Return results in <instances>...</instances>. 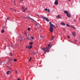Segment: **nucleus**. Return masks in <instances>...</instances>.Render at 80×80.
Here are the masks:
<instances>
[{"instance_id": "1", "label": "nucleus", "mask_w": 80, "mask_h": 80, "mask_svg": "<svg viewBox=\"0 0 80 80\" xmlns=\"http://www.w3.org/2000/svg\"><path fill=\"white\" fill-rule=\"evenodd\" d=\"M49 24H50V30L51 31V32H53V28H55V26L52 24L51 22H49Z\"/></svg>"}, {"instance_id": "2", "label": "nucleus", "mask_w": 80, "mask_h": 80, "mask_svg": "<svg viewBox=\"0 0 80 80\" xmlns=\"http://www.w3.org/2000/svg\"><path fill=\"white\" fill-rule=\"evenodd\" d=\"M41 17L42 18H43V19H44V20H45L47 22H49V19H48V18H47L46 17H45L43 16H42Z\"/></svg>"}, {"instance_id": "3", "label": "nucleus", "mask_w": 80, "mask_h": 80, "mask_svg": "<svg viewBox=\"0 0 80 80\" xmlns=\"http://www.w3.org/2000/svg\"><path fill=\"white\" fill-rule=\"evenodd\" d=\"M42 50H43L45 52H49V50L48 49H47V48H42Z\"/></svg>"}, {"instance_id": "4", "label": "nucleus", "mask_w": 80, "mask_h": 80, "mask_svg": "<svg viewBox=\"0 0 80 80\" xmlns=\"http://www.w3.org/2000/svg\"><path fill=\"white\" fill-rule=\"evenodd\" d=\"M55 5H58V0H55V2H54Z\"/></svg>"}, {"instance_id": "5", "label": "nucleus", "mask_w": 80, "mask_h": 80, "mask_svg": "<svg viewBox=\"0 0 80 80\" xmlns=\"http://www.w3.org/2000/svg\"><path fill=\"white\" fill-rule=\"evenodd\" d=\"M67 17H71V15H70V13H68L67 14Z\"/></svg>"}, {"instance_id": "6", "label": "nucleus", "mask_w": 80, "mask_h": 80, "mask_svg": "<svg viewBox=\"0 0 80 80\" xmlns=\"http://www.w3.org/2000/svg\"><path fill=\"white\" fill-rule=\"evenodd\" d=\"M63 12L64 13H65L66 15L68 13V12L67 11H64Z\"/></svg>"}, {"instance_id": "7", "label": "nucleus", "mask_w": 80, "mask_h": 80, "mask_svg": "<svg viewBox=\"0 0 80 80\" xmlns=\"http://www.w3.org/2000/svg\"><path fill=\"white\" fill-rule=\"evenodd\" d=\"M48 47H46V48H47V49H49V48H49V47H50L51 46L50 45V44H48Z\"/></svg>"}, {"instance_id": "8", "label": "nucleus", "mask_w": 80, "mask_h": 80, "mask_svg": "<svg viewBox=\"0 0 80 80\" xmlns=\"http://www.w3.org/2000/svg\"><path fill=\"white\" fill-rule=\"evenodd\" d=\"M27 38L28 40H30L31 38V37H30V36L28 35L27 37Z\"/></svg>"}, {"instance_id": "9", "label": "nucleus", "mask_w": 80, "mask_h": 80, "mask_svg": "<svg viewBox=\"0 0 80 80\" xmlns=\"http://www.w3.org/2000/svg\"><path fill=\"white\" fill-rule=\"evenodd\" d=\"M56 18H62V17H60L59 15H58L56 16Z\"/></svg>"}, {"instance_id": "10", "label": "nucleus", "mask_w": 80, "mask_h": 80, "mask_svg": "<svg viewBox=\"0 0 80 80\" xmlns=\"http://www.w3.org/2000/svg\"><path fill=\"white\" fill-rule=\"evenodd\" d=\"M11 73V71H8L6 72V73H7V75H9V73Z\"/></svg>"}, {"instance_id": "11", "label": "nucleus", "mask_w": 80, "mask_h": 80, "mask_svg": "<svg viewBox=\"0 0 80 80\" xmlns=\"http://www.w3.org/2000/svg\"><path fill=\"white\" fill-rule=\"evenodd\" d=\"M61 25H63L64 26H65V23L63 22H61Z\"/></svg>"}, {"instance_id": "12", "label": "nucleus", "mask_w": 80, "mask_h": 80, "mask_svg": "<svg viewBox=\"0 0 80 80\" xmlns=\"http://www.w3.org/2000/svg\"><path fill=\"white\" fill-rule=\"evenodd\" d=\"M32 48V46H28V48H29V49H31V48Z\"/></svg>"}, {"instance_id": "13", "label": "nucleus", "mask_w": 80, "mask_h": 80, "mask_svg": "<svg viewBox=\"0 0 80 80\" xmlns=\"http://www.w3.org/2000/svg\"><path fill=\"white\" fill-rule=\"evenodd\" d=\"M4 32H5V31H4V30H3V29H2L1 30L2 33H4Z\"/></svg>"}, {"instance_id": "14", "label": "nucleus", "mask_w": 80, "mask_h": 80, "mask_svg": "<svg viewBox=\"0 0 80 80\" xmlns=\"http://www.w3.org/2000/svg\"><path fill=\"white\" fill-rule=\"evenodd\" d=\"M28 8H25L24 10L23 11V12H25V10H27V9Z\"/></svg>"}, {"instance_id": "15", "label": "nucleus", "mask_w": 80, "mask_h": 80, "mask_svg": "<svg viewBox=\"0 0 80 80\" xmlns=\"http://www.w3.org/2000/svg\"><path fill=\"white\" fill-rule=\"evenodd\" d=\"M72 35L74 36V37H75V34L74 32H72Z\"/></svg>"}, {"instance_id": "16", "label": "nucleus", "mask_w": 80, "mask_h": 80, "mask_svg": "<svg viewBox=\"0 0 80 80\" xmlns=\"http://www.w3.org/2000/svg\"><path fill=\"white\" fill-rule=\"evenodd\" d=\"M8 60H9V62H10L11 61H12L13 59H8Z\"/></svg>"}, {"instance_id": "17", "label": "nucleus", "mask_w": 80, "mask_h": 80, "mask_svg": "<svg viewBox=\"0 0 80 80\" xmlns=\"http://www.w3.org/2000/svg\"><path fill=\"white\" fill-rule=\"evenodd\" d=\"M71 27L72 28H73V29H76V28H75V27H73V26H71Z\"/></svg>"}, {"instance_id": "18", "label": "nucleus", "mask_w": 80, "mask_h": 80, "mask_svg": "<svg viewBox=\"0 0 80 80\" xmlns=\"http://www.w3.org/2000/svg\"><path fill=\"white\" fill-rule=\"evenodd\" d=\"M29 44H30V45H32L33 44V43L32 42H31L29 43Z\"/></svg>"}, {"instance_id": "19", "label": "nucleus", "mask_w": 80, "mask_h": 80, "mask_svg": "<svg viewBox=\"0 0 80 80\" xmlns=\"http://www.w3.org/2000/svg\"><path fill=\"white\" fill-rule=\"evenodd\" d=\"M66 26L67 27H70V26H69V25L68 24H66Z\"/></svg>"}, {"instance_id": "20", "label": "nucleus", "mask_w": 80, "mask_h": 80, "mask_svg": "<svg viewBox=\"0 0 80 80\" xmlns=\"http://www.w3.org/2000/svg\"><path fill=\"white\" fill-rule=\"evenodd\" d=\"M11 47H13V44H12V43L11 45Z\"/></svg>"}, {"instance_id": "21", "label": "nucleus", "mask_w": 80, "mask_h": 80, "mask_svg": "<svg viewBox=\"0 0 80 80\" xmlns=\"http://www.w3.org/2000/svg\"><path fill=\"white\" fill-rule=\"evenodd\" d=\"M15 73H18V72H17V70H15Z\"/></svg>"}, {"instance_id": "22", "label": "nucleus", "mask_w": 80, "mask_h": 80, "mask_svg": "<svg viewBox=\"0 0 80 80\" xmlns=\"http://www.w3.org/2000/svg\"><path fill=\"white\" fill-rule=\"evenodd\" d=\"M28 31H30V28H28Z\"/></svg>"}, {"instance_id": "23", "label": "nucleus", "mask_w": 80, "mask_h": 80, "mask_svg": "<svg viewBox=\"0 0 80 80\" xmlns=\"http://www.w3.org/2000/svg\"><path fill=\"white\" fill-rule=\"evenodd\" d=\"M14 62H16L17 61V59H15L14 60H13Z\"/></svg>"}, {"instance_id": "24", "label": "nucleus", "mask_w": 80, "mask_h": 80, "mask_svg": "<svg viewBox=\"0 0 80 80\" xmlns=\"http://www.w3.org/2000/svg\"><path fill=\"white\" fill-rule=\"evenodd\" d=\"M26 48H28V46H26Z\"/></svg>"}, {"instance_id": "25", "label": "nucleus", "mask_w": 80, "mask_h": 80, "mask_svg": "<svg viewBox=\"0 0 80 80\" xmlns=\"http://www.w3.org/2000/svg\"><path fill=\"white\" fill-rule=\"evenodd\" d=\"M10 55H11V56H13V54H12V53L10 52Z\"/></svg>"}, {"instance_id": "26", "label": "nucleus", "mask_w": 80, "mask_h": 80, "mask_svg": "<svg viewBox=\"0 0 80 80\" xmlns=\"http://www.w3.org/2000/svg\"><path fill=\"white\" fill-rule=\"evenodd\" d=\"M31 38L32 40H33V39L34 38V37H31Z\"/></svg>"}, {"instance_id": "27", "label": "nucleus", "mask_w": 80, "mask_h": 80, "mask_svg": "<svg viewBox=\"0 0 80 80\" xmlns=\"http://www.w3.org/2000/svg\"><path fill=\"white\" fill-rule=\"evenodd\" d=\"M2 28H3L4 29H5V26H3L2 27Z\"/></svg>"}, {"instance_id": "28", "label": "nucleus", "mask_w": 80, "mask_h": 80, "mask_svg": "<svg viewBox=\"0 0 80 80\" xmlns=\"http://www.w3.org/2000/svg\"><path fill=\"white\" fill-rule=\"evenodd\" d=\"M50 12V9H48V12Z\"/></svg>"}, {"instance_id": "29", "label": "nucleus", "mask_w": 80, "mask_h": 80, "mask_svg": "<svg viewBox=\"0 0 80 80\" xmlns=\"http://www.w3.org/2000/svg\"><path fill=\"white\" fill-rule=\"evenodd\" d=\"M32 60V57H30V59H29V62H30V60Z\"/></svg>"}, {"instance_id": "30", "label": "nucleus", "mask_w": 80, "mask_h": 80, "mask_svg": "<svg viewBox=\"0 0 80 80\" xmlns=\"http://www.w3.org/2000/svg\"><path fill=\"white\" fill-rule=\"evenodd\" d=\"M7 20H9V17H8L7 18Z\"/></svg>"}, {"instance_id": "31", "label": "nucleus", "mask_w": 80, "mask_h": 80, "mask_svg": "<svg viewBox=\"0 0 80 80\" xmlns=\"http://www.w3.org/2000/svg\"><path fill=\"white\" fill-rule=\"evenodd\" d=\"M45 11H47L48 10V9H47V8H45Z\"/></svg>"}, {"instance_id": "32", "label": "nucleus", "mask_w": 80, "mask_h": 80, "mask_svg": "<svg viewBox=\"0 0 80 80\" xmlns=\"http://www.w3.org/2000/svg\"><path fill=\"white\" fill-rule=\"evenodd\" d=\"M28 18H30L31 19H32V20H33V19H32L31 18H30L29 17H28Z\"/></svg>"}, {"instance_id": "33", "label": "nucleus", "mask_w": 80, "mask_h": 80, "mask_svg": "<svg viewBox=\"0 0 80 80\" xmlns=\"http://www.w3.org/2000/svg\"><path fill=\"white\" fill-rule=\"evenodd\" d=\"M17 80H21V79H19V78H17Z\"/></svg>"}, {"instance_id": "34", "label": "nucleus", "mask_w": 80, "mask_h": 80, "mask_svg": "<svg viewBox=\"0 0 80 80\" xmlns=\"http://www.w3.org/2000/svg\"><path fill=\"white\" fill-rule=\"evenodd\" d=\"M77 40H75L74 42H77Z\"/></svg>"}, {"instance_id": "35", "label": "nucleus", "mask_w": 80, "mask_h": 80, "mask_svg": "<svg viewBox=\"0 0 80 80\" xmlns=\"http://www.w3.org/2000/svg\"><path fill=\"white\" fill-rule=\"evenodd\" d=\"M68 38H70V36H68Z\"/></svg>"}, {"instance_id": "36", "label": "nucleus", "mask_w": 80, "mask_h": 80, "mask_svg": "<svg viewBox=\"0 0 80 80\" xmlns=\"http://www.w3.org/2000/svg\"><path fill=\"white\" fill-rule=\"evenodd\" d=\"M54 38H55V37H54V36H52V38H53V39H54Z\"/></svg>"}, {"instance_id": "37", "label": "nucleus", "mask_w": 80, "mask_h": 80, "mask_svg": "<svg viewBox=\"0 0 80 80\" xmlns=\"http://www.w3.org/2000/svg\"><path fill=\"white\" fill-rule=\"evenodd\" d=\"M36 26H37V28H38L39 27H38V26H37V24H36Z\"/></svg>"}, {"instance_id": "38", "label": "nucleus", "mask_w": 80, "mask_h": 80, "mask_svg": "<svg viewBox=\"0 0 80 80\" xmlns=\"http://www.w3.org/2000/svg\"><path fill=\"white\" fill-rule=\"evenodd\" d=\"M20 1L21 2H23V0H21Z\"/></svg>"}, {"instance_id": "39", "label": "nucleus", "mask_w": 80, "mask_h": 80, "mask_svg": "<svg viewBox=\"0 0 80 80\" xmlns=\"http://www.w3.org/2000/svg\"><path fill=\"white\" fill-rule=\"evenodd\" d=\"M24 9V8L23 7H22V9L23 10V9Z\"/></svg>"}, {"instance_id": "40", "label": "nucleus", "mask_w": 80, "mask_h": 80, "mask_svg": "<svg viewBox=\"0 0 80 80\" xmlns=\"http://www.w3.org/2000/svg\"><path fill=\"white\" fill-rule=\"evenodd\" d=\"M14 4L15 5H16V4H15V1L14 2Z\"/></svg>"}, {"instance_id": "41", "label": "nucleus", "mask_w": 80, "mask_h": 80, "mask_svg": "<svg viewBox=\"0 0 80 80\" xmlns=\"http://www.w3.org/2000/svg\"><path fill=\"white\" fill-rule=\"evenodd\" d=\"M53 40V38H52V39L51 40Z\"/></svg>"}, {"instance_id": "42", "label": "nucleus", "mask_w": 80, "mask_h": 80, "mask_svg": "<svg viewBox=\"0 0 80 80\" xmlns=\"http://www.w3.org/2000/svg\"><path fill=\"white\" fill-rule=\"evenodd\" d=\"M22 39L21 38V39L20 40H21V41H22Z\"/></svg>"}, {"instance_id": "43", "label": "nucleus", "mask_w": 80, "mask_h": 80, "mask_svg": "<svg viewBox=\"0 0 80 80\" xmlns=\"http://www.w3.org/2000/svg\"><path fill=\"white\" fill-rule=\"evenodd\" d=\"M14 10L15 12H16V10Z\"/></svg>"}, {"instance_id": "44", "label": "nucleus", "mask_w": 80, "mask_h": 80, "mask_svg": "<svg viewBox=\"0 0 80 80\" xmlns=\"http://www.w3.org/2000/svg\"><path fill=\"white\" fill-rule=\"evenodd\" d=\"M11 77L12 78V76H11Z\"/></svg>"}, {"instance_id": "45", "label": "nucleus", "mask_w": 80, "mask_h": 80, "mask_svg": "<svg viewBox=\"0 0 80 80\" xmlns=\"http://www.w3.org/2000/svg\"><path fill=\"white\" fill-rule=\"evenodd\" d=\"M69 1H70L71 0H68Z\"/></svg>"}, {"instance_id": "46", "label": "nucleus", "mask_w": 80, "mask_h": 80, "mask_svg": "<svg viewBox=\"0 0 80 80\" xmlns=\"http://www.w3.org/2000/svg\"><path fill=\"white\" fill-rule=\"evenodd\" d=\"M57 27H58V26H56Z\"/></svg>"}, {"instance_id": "47", "label": "nucleus", "mask_w": 80, "mask_h": 80, "mask_svg": "<svg viewBox=\"0 0 80 80\" xmlns=\"http://www.w3.org/2000/svg\"><path fill=\"white\" fill-rule=\"evenodd\" d=\"M6 22H7V20H6Z\"/></svg>"}, {"instance_id": "48", "label": "nucleus", "mask_w": 80, "mask_h": 80, "mask_svg": "<svg viewBox=\"0 0 80 80\" xmlns=\"http://www.w3.org/2000/svg\"><path fill=\"white\" fill-rule=\"evenodd\" d=\"M50 43H51V42H50Z\"/></svg>"}, {"instance_id": "49", "label": "nucleus", "mask_w": 80, "mask_h": 80, "mask_svg": "<svg viewBox=\"0 0 80 80\" xmlns=\"http://www.w3.org/2000/svg\"><path fill=\"white\" fill-rule=\"evenodd\" d=\"M38 16H39V15H38Z\"/></svg>"}, {"instance_id": "50", "label": "nucleus", "mask_w": 80, "mask_h": 80, "mask_svg": "<svg viewBox=\"0 0 80 80\" xmlns=\"http://www.w3.org/2000/svg\"><path fill=\"white\" fill-rule=\"evenodd\" d=\"M5 48H6V47H5Z\"/></svg>"}]
</instances>
